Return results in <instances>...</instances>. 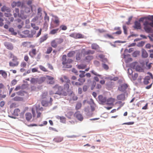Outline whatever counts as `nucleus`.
I'll list each match as a JSON object with an SVG mask.
<instances>
[{"mask_svg":"<svg viewBox=\"0 0 153 153\" xmlns=\"http://www.w3.org/2000/svg\"><path fill=\"white\" fill-rule=\"evenodd\" d=\"M69 87V85L66 83L64 84L63 88L58 84H56L53 87V88L55 91L56 94L65 96L70 91Z\"/></svg>","mask_w":153,"mask_h":153,"instance_id":"f257e3e1","label":"nucleus"},{"mask_svg":"<svg viewBox=\"0 0 153 153\" xmlns=\"http://www.w3.org/2000/svg\"><path fill=\"white\" fill-rule=\"evenodd\" d=\"M148 19L152 22L149 23L148 21H145L143 23L144 28L146 32L152 33L153 30L151 26L153 27V16L148 17Z\"/></svg>","mask_w":153,"mask_h":153,"instance_id":"f03ea898","label":"nucleus"},{"mask_svg":"<svg viewBox=\"0 0 153 153\" xmlns=\"http://www.w3.org/2000/svg\"><path fill=\"white\" fill-rule=\"evenodd\" d=\"M43 110V108L41 107H40V105H38L36 107V109L34 108H32V112L33 114V117H36V112L37 114L36 116V118H38L40 117L41 113L39 111H42Z\"/></svg>","mask_w":153,"mask_h":153,"instance_id":"7ed1b4c3","label":"nucleus"},{"mask_svg":"<svg viewBox=\"0 0 153 153\" xmlns=\"http://www.w3.org/2000/svg\"><path fill=\"white\" fill-rule=\"evenodd\" d=\"M10 57L12 58V61L9 62L10 66L13 67L17 66L19 64L18 58L11 53H10Z\"/></svg>","mask_w":153,"mask_h":153,"instance_id":"20e7f679","label":"nucleus"},{"mask_svg":"<svg viewBox=\"0 0 153 153\" xmlns=\"http://www.w3.org/2000/svg\"><path fill=\"white\" fill-rule=\"evenodd\" d=\"M64 40L62 38H57L52 40L51 42V46L54 48H56L57 45L62 43Z\"/></svg>","mask_w":153,"mask_h":153,"instance_id":"39448f33","label":"nucleus"},{"mask_svg":"<svg viewBox=\"0 0 153 153\" xmlns=\"http://www.w3.org/2000/svg\"><path fill=\"white\" fill-rule=\"evenodd\" d=\"M79 78L78 79V81L75 82L74 81H72L71 83L73 85L79 86L82 85L85 81V78Z\"/></svg>","mask_w":153,"mask_h":153,"instance_id":"423d86ee","label":"nucleus"},{"mask_svg":"<svg viewBox=\"0 0 153 153\" xmlns=\"http://www.w3.org/2000/svg\"><path fill=\"white\" fill-rule=\"evenodd\" d=\"M70 36L76 39L84 38V36L80 33H73L71 34Z\"/></svg>","mask_w":153,"mask_h":153,"instance_id":"0eeeda50","label":"nucleus"},{"mask_svg":"<svg viewBox=\"0 0 153 153\" xmlns=\"http://www.w3.org/2000/svg\"><path fill=\"white\" fill-rule=\"evenodd\" d=\"M94 53V51H92L91 50H89L86 51L85 49H83L81 51V53L84 56L86 55H88L89 54H93Z\"/></svg>","mask_w":153,"mask_h":153,"instance_id":"6e6552de","label":"nucleus"},{"mask_svg":"<svg viewBox=\"0 0 153 153\" xmlns=\"http://www.w3.org/2000/svg\"><path fill=\"white\" fill-rule=\"evenodd\" d=\"M149 75L146 76L144 79L143 81V83L145 85H147L149 83V81L151 79H153V76L152 74L149 73Z\"/></svg>","mask_w":153,"mask_h":153,"instance_id":"1a4fd4ad","label":"nucleus"},{"mask_svg":"<svg viewBox=\"0 0 153 153\" xmlns=\"http://www.w3.org/2000/svg\"><path fill=\"white\" fill-rule=\"evenodd\" d=\"M20 36L22 38L30 37V31L28 30H25L22 32L21 34H20Z\"/></svg>","mask_w":153,"mask_h":153,"instance_id":"9d476101","label":"nucleus"},{"mask_svg":"<svg viewBox=\"0 0 153 153\" xmlns=\"http://www.w3.org/2000/svg\"><path fill=\"white\" fill-rule=\"evenodd\" d=\"M74 116L80 121H82L83 119V116L79 111L76 112L74 114Z\"/></svg>","mask_w":153,"mask_h":153,"instance_id":"9b49d317","label":"nucleus"},{"mask_svg":"<svg viewBox=\"0 0 153 153\" xmlns=\"http://www.w3.org/2000/svg\"><path fill=\"white\" fill-rule=\"evenodd\" d=\"M115 101V99L111 97L106 99V101L105 104L108 105H113Z\"/></svg>","mask_w":153,"mask_h":153,"instance_id":"f8f14e48","label":"nucleus"},{"mask_svg":"<svg viewBox=\"0 0 153 153\" xmlns=\"http://www.w3.org/2000/svg\"><path fill=\"white\" fill-rule=\"evenodd\" d=\"M128 87V85L126 84H123L121 85L118 88V90L122 92H125Z\"/></svg>","mask_w":153,"mask_h":153,"instance_id":"ddd939ff","label":"nucleus"},{"mask_svg":"<svg viewBox=\"0 0 153 153\" xmlns=\"http://www.w3.org/2000/svg\"><path fill=\"white\" fill-rule=\"evenodd\" d=\"M60 80L62 82H65L66 83L70 82V80L68 77L66 76H63L60 78Z\"/></svg>","mask_w":153,"mask_h":153,"instance_id":"4468645a","label":"nucleus"},{"mask_svg":"<svg viewBox=\"0 0 153 153\" xmlns=\"http://www.w3.org/2000/svg\"><path fill=\"white\" fill-rule=\"evenodd\" d=\"M25 12H24V11L23 10H21L20 11V13H18V16L23 19H25L27 18V16L25 14Z\"/></svg>","mask_w":153,"mask_h":153,"instance_id":"2eb2a0df","label":"nucleus"},{"mask_svg":"<svg viewBox=\"0 0 153 153\" xmlns=\"http://www.w3.org/2000/svg\"><path fill=\"white\" fill-rule=\"evenodd\" d=\"M5 46L6 48L9 50H12L13 49V44L10 42H5L4 43Z\"/></svg>","mask_w":153,"mask_h":153,"instance_id":"dca6fc26","label":"nucleus"},{"mask_svg":"<svg viewBox=\"0 0 153 153\" xmlns=\"http://www.w3.org/2000/svg\"><path fill=\"white\" fill-rule=\"evenodd\" d=\"M1 10L2 12H6L8 13H10L11 11L10 8L9 7H7L5 5L3 6L1 9Z\"/></svg>","mask_w":153,"mask_h":153,"instance_id":"f3484780","label":"nucleus"},{"mask_svg":"<svg viewBox=\"0 0 153 153\" xmlns=\"http://www.w3.org/2000/svg\"><path fill=\"white\" fill-rule=\"evenodd\" d=\"M98 99L99 101L102 103H105L106 101V98L105 97H104L101 95H100L98 96Z\"/></svg>","mask_w":153,"mask_h":153,"instance_id":"a211bd4d","label":"nucleus"},{"mask_svg":"<svg viewBox=\"0 0 153 153\" xmlns=\"http://www.w3.org/2000/svg\"><path fill=\"white\" fill-rule=\"evenodd\" d=\"M91 47L92 49L96 50L100 52V48L99 46L97 44L93 43L91 45Z\"/></svg>","mask_w":153,"mask_h":153,"instance_id":"6ab92c4d","label":"nucleus"},{"mask_svg":"<svg viewBox=\"0 0 153 153\" xmlns=\"http://www.w3.org/2000/svg\"><path fill=\"white\" fill-rule=\"evenodd\" d=\"M25 117L26 120L28 121H30L32 118V115L30 113H27L25 114Z\"/></svg>","mask_w":153,"mask_h":153,"instance_id":"aec40b11","label":"nucleus"},{"mask_svg":"<svg viewBox=\"0 0 153 153\" xmlns=\"http://www.w3.org/2000/svg\"><path fill=\"white\" fill-rule=\"evenodd\" d=\"M48 38L47 34H45L42 36L39 39V42L40 43H41L45 41Z\"/></svg>","mask_w":153,"mask_h":153,"instance_id":"412c9836","label":"nucleus"},{"mask_svg":"<svg viewBox=\"0 0 153 153\" xmlns=\"http://www.w3.org/2000/svg\"><path fill=\"white\" fill-rule=\"evenodd\" d=\"M142 56L144 58H146L148 56V54L146 51L144 49H143L141 50Z\"/></svg>","mask_w":153,"mask_h":153,"instance_id":"4be33fe9","label":"nucleus"},{"mask_svg":"<svg viewBox=\"0 0 153 153\" xmlns=\"http://www.w3.org/2000/svg\"><path fill=\"white\" fill-rule=\"evenodd\" d=\"M134 27L137 29H141V25L139 22L136 21L134 23Z\"/></svg>","mask_w":153,"mask_h":153,"instance_id":"5701e85b","label":"nucleus"},{"mask_svg":"<svg viewBox=\"0 0 153 153\" xmlns=\"http://www.w3.org/2000/svg\"><path fill=\"white\" fill-rule=\"evenodd\" d=\"M74 112L72 111L68 112L65 114V116L69 119H71L73 115H74Z\"/></svg>","mask_w":153,"mask_h":153,"instance_id":"b1692460","label":"nucleus"},{"mask_svg":"<svg viewBox=\"0 0 153 153\" xmlns=\"http://www.w3.org/2000/svg\"><path fill=\"white\" fill-rule=\"evenodd\" d=\"M36 49H33L31 51L29 52V55L32 57L36 55Z\"/></svg>","mask_w":153,"mask_h":153,"instance_id":"393cba45","label":"nucleus"},{"mask_svg":"<svg viewBox=\"0 0 153 153\" xmlns=\"http://www.w3.org/2000/svg\"><path fill=\"white\" fill-rule=\"evenodd\" d=\"M63 140V138L61 137H57L53 139V141L56 143L61 142Z\"/></svg>","mask_w":153,"mask_h":153,"instance_id":"a878e982","label":"nucleus"},{"mask_svg":"<svg viewBox=\"0 0 153 153\" xmlns=\"http://www.w3.org/2000/svg\"><path fill=\"white\" fill-rule=\"evenodd\" d=\"M24 12L26 13H29L31 9H32V7L31 6H29V7L28 6H25Z\"/></svg>","mask_w":153,"mask_h":153,"instance_id":"bb28decb","label":"nucleus"},{"mask_svg":"<svg viewBox=\"0 0 153 153\" xmlns=\"http://www.w3.org/2000/svg\"><path fill=\"white\" fill-rule=\"evenodd\" d=\"M48 96V92L47 91H45L43 92L40 97L42 99H46Z\"/></svg>","mask_w":153,"mask_h":153,"instance_id":"cd10ccee","label":"nucleus"},{"mask_svg":"<svg viewBox=\"0 0 153 153\" xmlns=\"http://www.w3.org/2000/svg\"><path fill=\"white\" fill-rule=\"evenodd\" d=\"M60 32V30H59V28H57L56 29H54L51 30L49 32V34L51 35H54L56 33L58 32Z\"/></svg>","mask_w":153,"mask_h":153,"instance_id":"c85d7f7f","label":"nucleus"},{"mask_svg":"<svg viewBox=\"0 0 153 153\" xmlns=\"http://www.w3.org/2000/svg\"><path fill=\"white\" fill-rule=\"evenodd\" d=\"M30 82L32 84H35L37 83H39V79L38 78H32L30 79Z\"/></svg>","mask_w":153,"mask_h":153,"instance_id":"c756f323","label":"nucleus"},{"mask_svg":"<svg viewBox=\"0 0 153 153\" xmlns=\"http://www.w3.org/2000/svg\"><path fill=\"white\" fill-rule=\"evenodd\" d=\"M53 17L54 18V23L56 25V26H58L59 23V18L56 16H54Z\"/></svg>","mask_w":153,"mask_h":153,"instance_id":"7c9ffc66","label":"nucleus"},{"mask_svg":"<svg viewBox=\"0 0 153 153\" xmlns=\"http://www.w3.org/2000/svg\"><path fill=\"white\" fill-rule=\"evenodd\" d=\"M117 98L118 100H124L125 98V95L124 94H120L117 97Z\"/></svg>","mask_w":153,"mask_h":153,"instance_id":"2f4dec72","label":"nucleus"},{"mask_svg":"<svg viewBox=\"0 0 153 153\" xmlns=\"http://www.w3.org/2000/svg\"><path fill=\"white\" fill-rule=\"evenodd\" d=\"M0 74H1L2 76L4 78H6L7 77V73L4 71L3 70H0Z\"/></svg>","mask_w":153,"mask_h":153,"instance_id":"473e14b6","label":"nucleus"},{"mask_svg":"<svg viewBox=\"0 0 153 153\" xmlns=\"http://www.w3.org/2000/svg\"><path fill=\"white\" fill-rule=\"evenodd\" d=\"M44 13L45 14L44 20L45 21V22H48L49 20V17L48 16L47 13L45 11H44ZM45 24H46V23L44 24V25H45Z\"/></svg>","mask_w":153,"mask_h":153,"instance_id":"72a5a7b5","label":"nucleus"},{"mask_svg":"<svg viewBox=\"0 0 153 153\" xmlns=\"http://www.w3.org/2000/svg\"><path fill=\"white\" fill-rule=\"evenodd\" d=\"M62 63L63 65H65L66 62V56L65 55H63L62 57Z\"/></svg>","mask_w":153,"mask_h":153,"instance_id":"f704fd0d","label":"nucleus"},{"mask_svg":"<svg viewBox=\"0 0 153 153\" xmlns=\"http://www.w3.org/2000/svg\"><path fill=\"white\" fill-rule=\"evenodd\" d=\"M135 69L137 71L139 72H142L143 71V70L140 66L137 65L135 67Z\"/></svg>","mask_w":153,"mask_h":153,"instance_id":"c9c22d12","label":"nucleus"},{"mask_svg":"<svg viewBox=\"0 0 153 153\" xmlns=\"http://www.w3.org/2000/svg\"><path fill=\"white\" fill-rule=\"evenodd\" d=\"M75 54V52L74 51H72L70 52L67 54V56L68 57H72Z\"/></svg>","mask_w":153,"mask_h":153,"instance_id":"e433bc0d","label":"nucleus"},{"mask_svg":"<svg viewBox=\"0 0 153 153\" xmlns=\"http://www.w3.org/2000/svg\"><path fill=\"white\" fill-rule=\"evenodd\" d=\"M13 100L15 101H20L23 100V98L22 97L16 96L13 98Z\"/></svg>","mask_w":153,"mask_h":153,"instance_id":"4c0bfd02","label":"nucleus"},{"mask_svg":"<svg viewBox=\"0 0 153 153\" xmlns=\"http://www.w3.org/2000/svg\"><path fill=\"white\" fill-rule=\"evenodd\" d=\"M31 27L35 30H38L39 28V27L37 26L35 24L31 23Z\"/></svg>","mask_w":153,"mask_h":153,"instance_id":"58836bf2","label":"nucleus"},{"mask_svg":"<svg viewBox=\"0 0 153 153\" xmlns=\"http://www.w3.org/2000/svg\"><path fill=\"white\" fill-rule=\"evenodd\" d=\"M138 76V74L137 73H135L134 75L132 74L131 76V77L132 79L134 80H135L136 79Z\"/></svg>","mask_w":153,"mask_h":153,"instance_id":"ea45409f","label":"nucleus"},{"mask_svg":"<svg viewBox=\"0 0 153 153\" xmlns=\"http://www.w3.org/2000/svg\"><path fill=\"white\" fill-rule=\"evenodd\" d=\"M93 56H88L85 57V60L88 61H89L93 59Z\"/></svg>","mask_w":153,"mask_h":153,"instance_id":"a19ab883","label":"nucleus"},{"mask_svg":"<svg viewBox=\"0 0 153 153\" xmlns=\"http://www.w3.org/2000/svg\"><path fill=\"white\" fill-rule=\"evenodd\" d=\"M82 106V104L80 102H78L76 105V110H79L80 109Z\"/></svg>","mask_w":153,"mask_h":153,"instance_id":"79ce46f5","label":"nucleus"},{"mask_svg":"<svg viewBox=\"0 0 153 153\" xmlns=\"http://www.w3.org/2000/svg\"><path fill=\"white\" fill-rule=\"evenodd\" d=\"M82 54L81 53H77L76 56V59L77 60H80L82 56Z\"/></svg>","mask_w":153,"mask_h":153,"instance_id":"37998d69","label":"nucleus"},{"mask_svg":"<svg viewBox=\"0 0 153 153\" xmlns=\"http://www.w3.org/2000/svg\"><path fill=\"white\" fill-rule=\"evenodd\" d=\"M20 111L19 109L16 108L14 110V113L16 115L18 116L19 114L20 113Z\"/></svg>","mask_w":153,"mask_h":153,"instance_id":"c03bdc74","label":"nucleus"},{"mask_svg":"<svg viewBox=\"0 0 153 153\" xmlns=\"http://www.w3.org/2000/svg\"><path fill=\"white\" fill-rule=\"evenodd\" d=\"M9 31L13 35H15L17 34V33L14 31V29L13 28H10Z\"/></svg>","mask_w":153,"mask_h":153,"instance_id":"a18cd8bd","label":"nucleus"},{"mask_svg":"<svg viewBox=\"0 0 153 153\" xmlns=\"http://www.w3.org/2000/svg\"><path fill=\"white\" fill-rule=\"evenodd\" d=\"M79 72L81 73V74L79 75V76L80 78H83L85 76V71H80Z\"/></svg>","mask_w":153,"mask_h":153,"instance_id":"49530a36","label":"nucleus"},{"mask_svg":"<svg viewBox=\"0 0 153 153\" xmlns=\"http://www.w3.org/2000/svg\"><path fill=\"white\" fill-rule=\"evenodd\" d=\"M46 78L44 77H41L39 79V83H41L44 82Z\"/></svg>","mask_w":153,"mask_h":153,"instance_id":"de8ad7c7","label":"nucleus"},{"mask_svg":"<svg viewBox=\"0 0 153 153\" xmlns=\"http://www.w3.org/2000/svg\"><path fill=\"white\" fill-rule=\"evenodd\" d=\"M140 54V52L139 51H135L132 54V56L134 57L137 56Z\"/></svg>","mask_w":153,"mask_h":153,"instance_id":"09e8293b","label":"nucleus"},{"mask_svg":"<svg viewBox=\"0 0 153 153\" xmlns=\"http://www.w3.org/2000/svg\"><path fill=\"white\" fill-rule=\"evenodd\" d=\"M53 50L52 48L51 47H48L46 53L49 54Z\"/></svg>","mask_w":153,"mask_h":153,"instance_id":"8fccbe9b","label":"nucleus"},{"mask_svg":"<svg viewBox=\"0 0 153 153\" xmlns=\"http://www.w3.org/2000/svg\"><path fill=\"white\" fill-rule=\"evenodd\" d=\"M36 33V31L35 30H32L30 33V37H32L33 35H35Z\"/></svg>","mask_w":153,"mask_h":153,"instance_id":"3c124183","label":"nucleus"},{"mask_svg":"<svg viewBox=\"0 0 153 153\" xmlns=\"http://www.w3.org/2000/svg\"><path fill=\"white\" fill-rule=\"evenodd\" d=\"M39 68L41 70L44 72L48 71L42 65H40L39 66Z\"/></svg>","mask_w":153,"mask_h":153,"instance_id":"603ef678","label":"nucleus"},{"mask_svg":"<svg viewBox=\"0 0 153 153\" xmlns=\"http://www.w3.org/2000/svg\"><path fill=\"white\" fill-rule=\"evenodd\" d=\"M128 72L129 74V77H131V76L133 74L132 70L131 68H128Z\"/></svg>","mask_w":153,"mask_h":153,"instance_id":"864d4df0","label":"nucleus"},{"mask_svg":"<svg viewBox=\"0 0 153 153\" xmlns=\"http://www.w3.org/2000/svg\"><path fill=\"white\" fill-rule=\"evenodd\" d=\"M91 72L95 75L99 76L100 77H101V75L98 74L94 70H92L91 71Z\"/></svg>","mask_w":153,"mask_h":153,"instance_id":"5fc2aeb1","label":"nucleus"},{"mask_svg":"<svg viewBox=\"0 0 153 153\" xmlns=\"http://www.w3.org/2000/svg\"><path fill=\"white\" fill-rule=\"evenodd\" d=\"M42 11V9L41 8H39L37 10V14L38 15H39L40 16H42V13L41 11Z\"/></svg>","mask_w":153,"mask_h":153,"instance_id":"6e6d98bb","label":"nucleus"},{"mask_svg":"<svg viewBox=\"0 0 153 153\" xmlns=\"http://www.w3.org/2000/svg\"><path fill=\"white\" fill-rule=\"evenodd\" d=\"M26 63L24 62L23 61L20 64V66L22 68H25L26 67Z\"/></svg>","mask_w":153,"mask_h":153,"instance_id":"4d7b16f0","label":"nucleus"},{"mask_svg":"<svg viewBox=\"0 0 153 153\" xmlns=\"http://www.w3.org/2000/svg\"><path fill=\"white\" fill-rule=\"evenodd\" d=\"M123 32L125 34H127V28L126 27L125 25H123Z\"/></svg>","mask_w":153,"mask_h":153,"instance_id":"13d9d810","label":"nucleus"},{"mask_svg":"<svg viewBox=\"0 0 153 153\" xmlns=\"http://www.w3.org/2000/svg\"><path fill=\"white\" fill-rule=\"evenodd\" d=\"M17 82V81L16 79H13L12 81L11 82V86H12L16 84Z\"/></svg>","mask_w":153,"mask_h":153,"instance_id":"bf43d9fd","label":"nucleus"},{"mask_svg":"<svg viewBox=\"0 0 153 153\" xmlns=\"http://www.w3.org/2000/svg\"><path fill=\"white\" fill-rule=\"evenodd\" d=\"M60 28L61 29V30H66L67 29V27L64 25H61L60 26Z\"/></svg>","mask_w":153,"mask_h":153,"instance_id":"052dcab7","label":"nucleus"},{"mask_svg":"<svg viewBox=\"0 0 153 153\" xmlns=\"http://www.w3.org/2000/svg\"><path fill=\"white\" fill-rule=\"evenodd\" d=\"M60 121L62 123H65L66 121L65 117H60Z\"/></svg>","mask_w":153,"mask_h":153,"instance_id":"680f3d73","label":"nucleus"},{"mask_svg":"<svg viewBox=\"0 0 153 153\" xmlns=\"http://www.w3.org/2000/svg\"><path fill=\"white\" fill-rule=\"evenodd\" d=\"M16 94L18 95L23 96L24 95L23 91H21L16 93Z\"/></svg>","mask_w":153,"mask_h":153,"instance_id":"e2e57ef3","label":"nucleus"},{"mask_svg":"<svg viewBox=\"0 0 153 153\" xmlns=\"http://www.w3.org/2000/svg\"><path fill=\"white\" fill-rule=\"evenodd\" d=\"M97 30L100 33H103L106 32V31L104 29H98Z\"/></svg>","mask_w":153,"mask_h":153,"instance_id":"0e129e2a","label":"nucleus"},{"mask_svg":"<svg viewBox=\"0 0 153 153\" xmlns=\"http://www.w3.org/2000/svg\"><path fill=\"white\" fill-rule=\"evenodd\" d=\"M30 42H24L22 44V45L24 47H26L28 45V44Z\"/></svg>","mask_w":153,"mask_h":153,"instance_id":"69168bd1","label":"nucleus"},{"mask_svg":"<svg viewBox=\"0 0 153 153\" xmlns=\"http://www.w3.org/2000/svg\"><path fill=\"white\" fill-rule=\"evenodd\" d=\"M24 59L26 62H27L29 59V57L27 55H25L24 57Z\"/></svg>","mask_w":153,"mask_h":153,"instance_id":"338daca9","label":"nucleus"},{"mask_svg":"<svg viewBox=\"0 0 153 153\" xmlns=\"http://www.w3.org/2000/svg\"><path fill=\"white\" fill-rule=\"evenodd\" d=\"M24 25V23L23 22H22L21 23L20 25H18L17 26L18 28L20 29L21 28L22 26Z\"/></svg>","mask_w":153,"mask_h":153,"instance_id":"774afa93","label":"nucleus"}]
</instances>
